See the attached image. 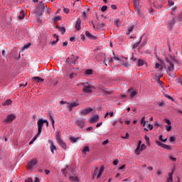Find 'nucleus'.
<instances>
[{
  "label": "nucleus",
  "mask_w": 182,
  "mask_h": 182,
  "mask_svg": "<svg viewBox=\"0 0 182 182\" xmlns=\"http://www.w3.org/2000/svg\"><path fill=\"white\" fill-rule=\"evenodd\" d=\"M77 60H79V56H75V55L72 54L71 56L68 58L65 62L68 65H76Z\"/></svg>",
  "instance_id": "obj_1"
},
{
  "label": "nucleus",
  "mask_w": 182,
  "mask_h": 182,
  "mask_svg": "<svg viewBox=\"0 0 182 182\" xmlns=\"http://www.w3.org/2000/svg\"><path fill=\"white\" fill-rule=\"evenodd\" d=\"M44 123L46 124V126H49V122L46 119H40L37 122L38 132L39 133H42V127H43V124Z\"/></svg>",
  "instance_id": "obj_2"
},
{
  "label": "nucleus",
  "mask_w": 182,
  "mask_h": 182,
  "mask_svg": "<svg viewBox=\"0 0 182 182\" xmlns=\"http://www.w3.org/2000/svg\"><path fill=\"white\" fill-rule=\"evenodd\" d=\"M38 166V161L34 159H31L27 164V168L28 170H33V168H36Z\"/></svg>",
  "instance_id": "obj_3"
},
{
  "label": "nucleus",
  "mask_w": 182,
  "mask_h": 182,
  "mask_svg": "<svg viewBox=\"0 0 182 182\" xmlns=\"http://www.w3.org/2000/svg\"><path fill=\"white\" fill-rule=\"evenodd\" d=\"M134 1V6L135 8V12H136L137 15H141L140 12V0H133Z\"/></svg>",
  "instance_id": "obj_4"
},
{
  "label": "nucleus",
  "mask_w": 182,
  "mask_h": 182,
  "mask_svg": "<svg viewBox=\"0 0 182 182\" xmlns=\"http://www.w3.org/2000/svg\"><path fill=\"white\" fill-rule=\"evenodd\" d=\"M81 85H84V87L82 89L83 93H87L88 95H90L92 93V89L93 88V86L91 85H85V83H82Z\"/></svg>",
  "instance_id": "obj_5"
},
{
  "label": "nucleus",
  "mask_w": 182,
  "mask_h": 182,
  "mask_svg": "<svg viewBox=\"0 0 182 182\" xmlns=\"http://www.w3.org/2000/svg\"><path fill=\"white\" fill-rule=\"evenodd\" d=\"M103 171H105L104 167H101L100 171L98 168H96L94 171V176H97V178H100V177H102V174H103Z\"/></svg>",
  "instance_id": "obj_6"
},
{
  "label": "nucleus",
  "mask_w": 182,
  "mask_h": 182,
  "mask_svg": "<svg viewBox=\"0 0 182 182\" xmlns=\"http://www.w3.org/2000/svg\"><path fill=\"white\" fill-rule=\"evenodd\" d=\"M165 60L168 65V72H173L174 70V64L170 61V59H168V57H165Z\"/></svg>",
  "instance_id": "obj_7"
},
{
  "label": "nucleus",
  "mask_w": 182,
  "mask_h": 182,
  "mask_svg": "<svg viewBox=\"0 0 182 182\" xmlns=\"http://www.w3.org/2000/svg\"><path fill=\"white\" fill-rule=\"evenodd\" d=\"M174 23H176V18H173L171 20H168L166 23V26L171 31L173 29V26H174Z\"/></svg>",
  "instance_id": "obj_8"
},
{
  "label": "nucleus",
  "mask_w": 182,
  "mask_h": 182,
  "mask_svg": "<svg viewBox=\"0 0 182 182\" xmlns=\"http://www.w3.org/2000/svg\"><path fill=\"white\" fill-rule=\"evenodd\" d=\"M15 119H16V116H15V114H9L6 117V119H4V122L5 123H11V122H14V120H15Z\"/></svg>",
  "instance_id": "obj_9"
},
{
  "label": "nucleus",
  "mask_w": 182,
  "mask_h": 182,
  "mask_svg": "<svg viewBox=\"0 0 182 182\" xmlns=\"http://www.w3.org/2000/svg\"><path fill=\"white\" fill-rule=\"evenodd\" d=\"M75 124H77L78 127H81V128L85 127V119H77L75 122Z\"/></svg>",
  "instance_id": "obj_10"
},
{
  "label": "nucleus",
  "mask_w": 182,
  "mask_h": 182,
  "mask_svg": "<svg viewBox=\"0 0 182 182\" xmlns=\"http://www.w3.org/2000/svg\"><path fill=\"white\" fill-rule=\"evenodd\" d=\"M57 141H58L59 146L60 147H62V149L66 150L67 146H66V144L65 143V141H63V140H62L60 138H58Z\"/></svg>",
  "instance_id": "obj_11"
},
{
  "label": "nucleus",
  "mask_w": 182,
  "mask_h": 182,
  "mask_svg": "<svg viewBox=\"0 0 182 182\" xmlns=\"http://www.w3.org/2000/svg\"><path fill=\"white\" fill-rule=\"evenodd\" d=\"M67 105H68L69 112H72L73 107H77L79 106V103L77 102L67 103Z\"/></svg>",
  "instance_id": "obj_12"
},
{
  "label": "nucleus",
  "mask_w": 182,
  "mask_h": 182,
  "mask_svg": "<svg viewBox=\"0 0 182 182\" xmlns=\"http://www.w3.org/2000/svg\"><path fill=\"white\" fill-rule=\"evenodd\" d=\"M141 146V141H139L137 144V146L135 149V154L136 156H140V147Z\"/></svg>",
  "instance_id": "obj_13"
},
{
  "label": "nucleus",
  "mask_w": 182,
  "mask_h": 182,
  "mask_svg": "<svg viewBox=\"0 0 182 182\" xmlns=\"http://www.w3.org/2000/svg\"><path fill=\"white\" fill-rule=\"evenodd\" d=\"M90 112H93V109L92 108H87L85 109H82L80 111V114H88V113H90Z\"/></svg>",
  "instance_id": "obj_14"
},
{
  "label": "nucleus",
  "mask_w": 182,
  "mask_h": 182,
  "mask_svg": "<svg viewBox=\"0 0 182 182\" xmlns=\"http://www.w3.org/2000/svg\"><path fill=\"white\" fill-rule=\"evenodd\" d=\"M80 25H82V20L77 18L75 22V29H77V31H79L81 28Z\"/></svg>",
  "instance_id": "obj_15"
},
{
  "label": "nucleus",
  "mask_w": 182,
  "mask_h": 182,
  "mask_svg": "<svg viewBox=\"0 0 182 182\" xmlns=\"http://www.w3.org/2000/svg\"><path fill=\"white\" fill-rule=\"evenodd\" d=\"M46 5H45V4H43L42 1L40 2L38 4V5L37 6V9H41V11H45V9H46Z\"/></svg>",
  "instance_id": "obj_16"
},
{
  "label": "nucleus",
  "mask_w": 182,
  "mask_h": 182,
  "mask_svg": "<svg viewBox=\"0 0 182 182\" xmlns=\"http://www.w3.org/2000/svg\"><path fill=\"white\" fill-rule=\"evenodd\" d=\"M32 80L34 82H38V83H42V82H45V79L41 78V77H33Z\"/></svg>",
  "instance_id": "obj_17"
},
{
  "label": "nucleus",
  "mask_w": 182,
  "mask_h": 182,
  "mask_svg": "<svg viewBox=\"0 0 182 182\" xmlns=\"http://www.w3.org/2000/svg\"><path fill=\"white\" fill-rule=\"evenodd\" d=\"M99 120V115H95L90 119V123H96Z\"/></svg>",
  "instance_id": "obj_18"
},
{
  "label": "nucleus",
  "mask_w": 182,
  "mask_h": 182,
  "mask_svg": "<svg viewBox=\"0 0 182 182\" xmlns=\"http://www.w3.org/2000/svg\"><path fill=\"white\" fill-rule=\"evenodd\" d=\"M50 151L53 154H55V150H56V146H55V144L52 141H50Z\"/></svg>",
  "instance_id": "obj_19"
},
{
  "label": "nucleus",
  "mask_w": 182,
  "mask_h": 182,
  "mask_svg": "<svg viewBox=\"0 0 182 182\" xmlns=\"http://www.w3.org/2000/svg\"><path fill=\"white\" fill-rule=\"evenodd\" d=\"M69 180H70V181H79L77 176H73L70 173V176H69Z\"/></svg>",
  "instance_id": "obj_20"
},
{
  "label": "nucleus",
  "mask_w": 182,
  "mask_h": 182,
  "mask_svg": "<svg viewBox=\"0 0 182 182\" xmlns=\"http://www.w3.org/2000/svg\"><path fill=\"white\" fill-rule=\"evenodd\" d=\"M69 140H70L72 143H77V140H80V137L77 136L75 138V136H69Z\"/></svg>",
  "instance_id": "obj_21"
},
{
  "label": "nucleus",
  "mask_w": 182,
  "mask_h": 182,
  "mask_svg": "<svg viewBox=\"0 0 182 182\" xmlns=\"http://www.w3.org/2000/svg\"><path fill=\"white\" fill-rule=\"evenodd\" d=\"M85 36H87V38H89V39H96V37L92 35L90 32H89V31H85Z\"/></svg>",
  "instance_id": "obj_22"
},
{
  "label": "nucleus",
  "mask_w": 182,
  "mask_h": 182,
  "mask_svg": "<svg viewBox=\"0 0 182 182\" xmlns=\"http://www.w3.org/2000/svg\"><path fill=\"white\" fill-rule=\"evenodd\" d=\"M54 38L56 39L55 41H52V45L55 46L56 45V43H58V41H59V36H58V34H54L53 35Z\"/></svg>",
  "instance_id": "obj_23"
},
{
  "label": "nucleus",
  "mask_w": 182,
  "mask_h": 182,
  "mask_svg": "<svg viewBox=\"0 0 182 182\" xmlns=\"http://www.w3.org/2000/svg\"><path fill=\"white\" fill-rule=\"evenodd\" d=\"M49 120L51 122L53 127H55V119H53V117L51 113L49 114Z\"/></svg>",
  "instance_id": "obj_24"
},
{
  "label": "nucleus",
  "mask_w": 182,
  "mask_h": 182,
  "mask_svg": "<svg viewBox=\"0 0 182 182\" xmlns=\"http://www.w3.org/2000/svg\"><path fill=\"white\" fill-rule=\"evenodd\" d=\"M43 11L41 10L40 9H37V11H36V15L37 16H41V15H43Z\"/></svg>",
  "instance_id": "obj_25"
},
{
  "label": "nucleus",
  "mask_w": 182,
  "mask_h": 182,
  "mask_svg": "<svg viewBox=\"0 0 182 182\" xmlns=\"http://www.w3.org/2000/svg\"><path fill=\"white\" fill-rule=\"evenodd\" d=\"M9 105H12V101L11 100H6L4 103L3 106H9Z\"/></svg>",
  "instance_id": "obj_26"
},
{
  "label": "nucleus",
  "mask_w": 182,
  "mask_h": 182,
  "mask_svg": "<svg viewBox=\"0 0 182 182\" xmlns=\"http://www.w3.org/2000/svg\"><path fill=\"white\" fill-rule=\"evenodd\" d=\"M25 18V11H21L18 16V19H23Z\"/></svg>",
  "instance_id": "obj_27"
},
{
  "label": "nucleus",
  "mask_w": 182,
  "mask_h": 182,
  "mask_svg": "<svg viewBox=\"0 0 182 182\" xmlns=\"http://www.w3.org/2000/svg\"><path fill=\"white\" fill-rule=\"evenodd\" d=\"M173 174H174V171L168 173V180H170V182H173Z\"/></svg>",
  "instance_id": "obj_28"
},
{
  "label": "nucleus",
  "mask_w": 182,
  "mask_h": 182,
  "mask_svg": "<svg viewBox=\"0 0 182 182\" xmlns=\"http://www.w3.org/2000/svg\"><path fill=\"white\" fill-rule=\"evenodd\" d=\"M133 29H134V26H131L127 31V35H130V33L133 32Z\"/></svg>",
  "instance_id": "obj_29"
},
{
  "label": "nucleus",
  "mask_w": 182,
  "mask_h": 182,
  "mask_svg": "<svg viewBox=\"0 0 182 182\" xmlns=\"http://www.w3.org/2000/svg\"><path fill=\"white\" fill-rule=\"evenodd\" d=\"M162 148L165 149L166 150H171V146L165 144L162 145Z\"/></svg>",
  "instance_id": "obj_30"
},
{
  "label": "nucleus",
  "mask_w": 182,
  "mask_h": 182,
  "mask_svg": "<svg viewBox=\"0 0 182 182\" xmlns=\"http://www.w3.org/2000/svg\"><path fill=\"white\" fill-rule=\"evenodd\" d=\"M140 43H141V37L140 38V40L138 43H136L133 45V49H136V48H137Z\"/></svg>",
  "instance_id": "obj_31"
},
{
  "label": "nucleus",
  "mask_w": 182,
  "mask_h": 182,
  "mask_svg": "<svg viewBox=\"0 0 182 182\" xmlns=\"http://www.w3.org/2000/svg\"><path fill=\"white\" fill-rule=\"evenodd\" d=\"M137 66H143V65H144V61L143 60H138L137 61Z\"/></svg>",
  "instance_id": "obj_32"
},
{
  "label": "nucleus",
  "mask_w": 182,
  "mask_h": 182,
  "mask_svg": "<svg viewBox=\"0 0 182 182\" xmlns=\"http://www.w3.org/2000/svg\"><path fill=\"white\" fill-rule=\"evenodd\" d=\"M57 28H58L60 29L62 35H63L65 33V32H66V28H65V27L57 26Z\"/></svg>",
  "instance_id": "obj_33"
},
{
  "label": "nucleus",
  "mask_w": 182,
  "mask_h": 182,
  "mask_svg": "<svg viewBox=\"0 0 182 182\" xmlns=\"http://www.w3.org/2000/svg\"><path fill=\"white\" fill-rule=\"evenodd\" d=\"M141 124H143V127L146 126V117H143L141 119Z\"/></svg>",
  "instance_id": "obj_34"
},
{
  "label": "nucleus",
  "mask_w": 182,
  "mask_h": 182,
  "mask_svg": "<svg viewBox=\"0 0 182 182\" xmlns=\"http://www.w3.org/2000/svg\"><path fill=\"white\" fill-rule=\"evenodd\" d=\"M146 149H147V146H146V144H143L141 145V147L139 149V151H143V150H146Z\"/></svg>",
  "instance_id": "obj_35"
},
{
  "label": "nucleus",
  "mask_w": 182,
  "mask_h": 182,
  "mask_svg": "<svg viewBox=\"0 0 182 182\" xmlns=\"http://www.w3.org/2000/svg\"><path fill=\"white\" fill-rule=\"evenodd\" d=\"M159 68H160V70H163V66H161L160 63H156L155 64V69H159Z\"/></svg>",
  "instance_id": "obj_36"
},
{
  "label": "nucleus",
  "mask_w": 182,
  "mask_h": 182,
  "mask_svg": "<svg viewBox=\"0 0 182 182\" xmlns=\"http://www.w3.org/2000/svg\"><path fill=\"white\" fill-rule=\"evenodd\" d=\"M41 132H37L36 135L32 139L33 141H35L36 139H38L39 136H41Z\"/></svg>",
  "instance_id": "obj_37"
},
{
  "label": "nucleus",
  "mask_w": 182,
  "mask_h": 182,
  "mask_svg": "<svg viewBox=\"0 0 182 182\" xmlns=\"http://www.w3.org/2000/svg\"><path fill=\"white\" fill-rule=\"evenodd\" d=\"M136 95H137V92L136 90H133L130 93V97L133 98V97H134V96H136Z\"/></svg>",
  "instance_id": "obj_38"
},
{
  "label": "nucleus",
  "mask_w": 182,
  "mask_h": 182,
  "mask_svg": "<svg viewBox=\"0 0 182 182\" xmlns=\"http://www.w3.org/2000/svg\"><path fill=\"white\" fill-rule=\"evenodd\" d=\"M62 17L60 16H57L54 18V22H58V21H61Z\"/></svg>",
  "instance_id": "obj_39"
},
{
  "label": "nucleus",
  "mask_w": 182,
  "mask_h": 182,
  "mask_svg": "<svg viewBox=\"0 0 182 182\" xmlns=\"http://www.w3.org/2000/svg\"><path fill=\"white\" fill-rule=\"evenodd\" d=\"M102 93H105V95H112V91H107V90H102Z\"/></svg>",
  "instance_id": "obj_40"
},
{
  "label": "nucleus",
  "mask_w": 182,
  "mask_h": 182,
  "mask_svg": "<svg viewBox=\"0 0 182 182\" xmlns=\"http://www.w3.org/2000/svg\"><path fill=\"white\" fill-rule=\"evenodd\" d=\"M86 75H93V70H91V69H88L86 70V73H85Z\"/></svg>",
  "instance_id": "obj_41"
},
{
  "label": "nucleus",
  "mask_w": 182,
  "mask_h": 182,
  "mask_svg": "<svg viewBox=\"0 0 182 182\" xmlns=\"http://www.w3.org/2000/svg\"><path fill=\"white\" fill-rule=\"evenodd\" d=\"M159 139L161 141H163L164 143H166L167 141V139H163V135H159Z\"/></svg>",
  "instance_id": "obj_42"
},
{
  "label": "nucleus",
  "mask_w": 182,
  "mask_h": 182,
  "mask_svg": "<svg viewBox=\"0 0 182 182\" xmlns=\"http://www.w3.org/2000/svg\"><path fill=\"white\" fill-rule=\"evenodd\" d=\"M165 123H166V124H168V126H171V121H170V119H167V118L165 119Z\"/></svg>",
  "instance_id": "obj_43"
},
{
  "label": "nucleus",
  "mask_w": 182,
  "mask_h": 182,
  "mask_svg": "<svg viewBox=\"0 0 182 182\" xmlns=\"http://www.w3.org/2000/svg\"><path fill=\"white\" fill-rule=\"evenodd\" d=\"M87 151H90L89 146H85L82 149V153H87Z\"/></svg>",
  "instance_id": "obj_44"
},
{
  "label": "nucleus",
  "mask_w": 182,
  "mask_h": 182,
  "mask_svg": "<svg viewBox=\"0 0 182 182\" xmlns=\"http://www.w3.org/2000/svg\"><path fill=\"white\" fill-rule=\"evenodd\" d=\"M144 139H145L146 143H147L148 144H150V138H149V136H147V135H146V136H144Z\"/></svg>",
  "instance_id": "obj_45"
},
{
  "label": "nucleus",
  "mask_w": 182,
  "mask_h": 182,
  "mask_svg": "<svg viewBox=\"0 0 182 182\" xmlns=\"http://www.w3.org/2000/svg\"><path fill=\"white\" fill-rule=\"evenodd\" d=\"M75 76H77V74L76 73H71L69 76L70 79H73V77H75Z\"/></svg>",
  "instance_id": "obj_46"
},
{
  "label": "nucleus",
  "mask_w": 182,
  "mask_h": 182,
  "mask_svg": "<svg viewBox=\"0 0 182 182\" xmlns=\"http://www.w3.org/2000/svg\"><path fill=\"white\" fill-rule=\"evenodd\" d=\"M97 90H100V92H103V90H105V87L102 85H100L97 87Z\"/></svg>",
  "instance_id": "obj_47"
},
{
  "label": "nucleus",
  "mask_w": 182,
  "mask_h": 182,
  "mask_svg": "<svg viewBox=\"0 0 182 182\" xmlns=\"http://www.w3.org/2000/svg\"><path fill=\"white\" fill-rule=\"evenodd\" d=\"M163 144H162L161 142H160V141H156V146H161V147H163Z\"/></svg>",
  "instance_id": "obj_48"
},
{
  "label": "nucleus",
  "mask_w": 182,
  "mask_h": 182,
  "mask_svg": "<svg viewBox=\"0 0 182 182\" xmlns=\"http://www.w3.org/2000/svg\"><path fill=\"white\" fill-rule=\"evenodd\" d=\"M107 9V6H103L102 8H101V11L102 12H105V11Z\"/></svg>",
  "instance_id": "obj_49"
},
{
  "label": "nucleus",
  "mask_w": 182,
  "mask_h": 182,
  "mask_svg": "<svg viewBox=\"0 0 182 182\" xmlns=\"http://www.w3.org/2000/svg\"><path fill=\"white\" fill-rule=\"evenodd\" d=\"M119 23H120V19H117L114 21V24L116 26H119Z\"/></svg>",
  "instance_id": "obj_50"
},
{
  "label": "nucleus",
  "mask_w": 182,
  "mask_h": 182,
  "mask_svg": "<svg viewBox=\"0 0 182 182\" xmlns=\"http://www.w3.org/2000/svg\"><path fill=\"white\" fill-rule=\"evenodd\" d=\"M169 159H170V160H172V161H177V159L173 157V156H171V155L169 156Z\"/></svg>",
  "instance_id": "obj_51"
},
{
  "label": "nucleus",
  "mask_w": 182,
  "mask_h": 182,
  "mask_svg": "<svg viewBox=\"0 0 182 182\" xmlns=\"http://www.w3.org/2000/svg\"><path fill=\"white\" fill-rule=\"evenodd\" d=\"M31 46V43H28L27 44L24 45L23 49H28Z\"/></svg>",
  "instance_id": "obj_52"
},
{
  "label": "nucleus",
  "mask_w": 182,
  "mask_h": 182,
  "mask_svg": "<svg viewBox=\"0 0 182 182\" xmlns=\"http://www.w3.org/2000/svg\"><path fill=\"white\" fill-rule=\"evenodd\" d=\"M169 140H170L171 143H173V141H176V138L174 136H171L169 138Z\"/></svg>",
  "instance_id": "obj_53"
},
{
  "label": "nucleus",
  "mask_w": 182,
  "mask_h": 182,
  "mask_svg": "<svg viewBox=\"0 0 182 182\" xmlns=\"http://www.w3.org/2000/svg\"><path fill=\"white\" fill-rule=\"evenodd\" d=\"M126 168V165H122L120 168L119 170L121 171H124V168Z\"/></svg>",
  "instance_id": "obj_54"
},
{
  "label": "nucleus",
  "mask_w": 182,
  "mask_h": 182,
  "mask_svg": "<svg viewBox=\"0 0 182 182\" xmlns=\"http://www.w3.org/2000/svg\"><path fill=\"white\" fill-rule=\"evenodd\" d=\"M176 18L178 19H179V21H181V19H182V12L178 16H176Z\"/></svg>",
  "instance_id": "obj_55"
},
{
  "label": "nucleus",
  "mask_w": 182,
  "mask_h": 182,
  "mask_svg": "<svg viewBox=\"0 0 182 182\" xmlns=\"http://www.w3.org/2000/svg\"><path fill=\"white\" fill-rule=\"evenodd\" d=\"M63 11H64L65 14H69L70 10H69V9H68V8H64Z\"/></svg>",
  "instance_id": "obj_56"
},
{
  "label": "nucleus",
  "mask_w": 182,
  "mask_h": 182,
  "mask_svg": "<svg viewBox=\"0 0 182 182\" xmlns=\"http://www.w3.org/2000/svg\"><path fill=\"white\" fill-rule=\"evenodd\" d=\"M113 164H114V166H117V164H119V160L115 159V160L113 161Z\"/></svg>",
  "instance_id": "obj_57"
},
{
  "label": "nucleus",
  "mask_w": 182,
  "mask_h": 182,
  "mask_svg": "<svg viewBox=\"0 0 182 182\" xmlns=\"http://www.w3.org/2000/svg\"><path fill=\"white\" fill-rule=\"evenodd\" d=\"M165 97H167V99H169V100H173V97L168 95H165Z\"/></svg>",
  "instance_id": "obj_58"
},
{
  "label": "nucleus",
  "mask_w": 182,
  "mask_h": 182,
  "mask_svg": "<svg viewBox=\"0 0 182 182\" xmlns=\"http://www.w3.org/2000/svg\"><path fill=\"white\" fill-rule=\"evenodd\" d=\"M170 58L171 59V60H173V62H176V57L174 55H170Z\"/></svg>",
  "instance_id": "obj_59"
},
{
  "label": "nucleus",
  "mask_w": 182,
  "mask_h": 182,
  "mask_svg": "<svg viewBox=\"0 0 182 182\" xmlns=\"http://www.w3.org/2000/svg\"><path fill=\"white\" fill-rule=\"evenodd\" d=\"M25 182H33V181L32 180L31 178H28L25 180Z\"/></svg>",
  "instance_id": "obj_60"
},
{
  "label": "nucleus",
  "mask_w": 182,
  "mask_h": 182,
  "mask_svg": "<svg viewBox=\"0 0 182 182\" xmlns=\"http://www.w3.org/2000/svg\"><path fill=\"white\" fill-rule=\"evenodd\" d=\"M111 8H112V9L116 10V9H117V6H116V5H114V4H112V5L111 6Z\"/></svg>",
  "instance_id": "obj_61"
},
{
  "label": "nucleus",
  "mask_w": 182,
  "mask_h": 182,
  "mask_svg": "<svg viewBox=\"0 0 182 182\" xmlns=\"http://www.w3.org/2000/svg\"><path fill=\"white\" fill-rule=\"evenodd\" d=\"M122 139H129V137H130V135H129V133H127L125 136H122Z\"/></svg>",
  "instance_id": "obj_62"
},
{
  "label": "nucleus",
  "mask_w": 182,
  "mask_h": 182,
  "mask_svg": "<svg viewBox=\"0 0 182 182\" xmlns=\"http://www.w3.org/2000/svg\"><path fill=\"white\" fill-rule=\"evenodd\" d=\"M166 130H167V132H171V126H167L166 127Z\"/></svg>",
  "instance_id": "obj_63"
},
{
  "label": "nucleus",
  "mask_w": 182,
  "mask_h": 182,
  "mask_svg": "<svg viewBox=\"0 0 182 182\" xmlns=\"http://www.w3.org/2000/svg\"><path fill=\"white\" fill-rule=\"evenodd\" d=\"M113 58L114 59V60H122L120 59V58H119V57H117V56H116V55H114V56L113 57Z\"/></svg>",
  "instance_id": "obj_64"
}]
</instances>
